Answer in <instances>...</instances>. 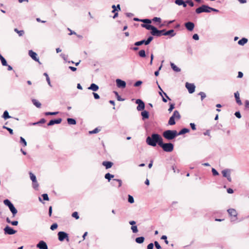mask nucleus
<instances>
[{"instance_id":"obj_1","label":"nucleus","mask_w":249,"mask_h":249,"mask_svg":"<svg viewBox=\"0 0 249 249\" xmlns=\"http://www.w3.org/2000/svg\"><path fill=\"white\" fill-rule=\"evenodd\" d=\"M162 138L158 133H152L151 136H148L146 139V143L150 146L155 147L157 144L160 146L162 142Z\"/></svg>"},{"instance_id":"obj_2","label":"nucleus","mask_w":249,"mask_h":249,"mask_svg":"<svg viewBox=\"0 0 249 249\" xmlns=\"http://www.w3.org/2000/svg\"><path fill=\"white\" fill-rule=\"evenodd\" d=\"M141 26L148 30H151V34L155 36L160 37L164 36L165 29L158 30L156 27L151 24H141Z\"/></svg>"},{"instance_id":"obj_3","label":"nucleus","mask_w":249,"mask_h":249,"mask_svg":"<svg viewBox=\"0 0 249 249\" xmlns=\"http://www.w3.org/2000/svg\"><path fill=\"white\" fill-rule=\"evenodd\" d=\"M162 136L168 140H172L177 137L178 135L177 130H166L163 132Z\"/></svg>"},{"instance_id":"obj_4","label":"nucleus","mask_w":249,"mask_h":249,"mask_svg":"<svg viewBox=\"0 0 249 249\" xmlns=\"http://www.w3.org/2000/svg\"><path fill=\"white\" fill-rule=\"evenodd\" d=\"M160 146L162 148L163 150L166 152H171L174 149V144L171 142L164 143L163 140Z\"/></svg>"},{"instance_id":"obj_5","label":"nucleus","mask_w":249,"mask_h":249,"mask_svg":"<svg viewBox=\"0 0 249 249\" xmlns=\"http://www.w3.org/2000/svg\"><path fill=\"white\" fill-rule=\"evenodd\" d=\"M228 213L231 217V222H234L237 219V213L234 209H229L227 210Z\"/></svg>"},{"instance_id":"obj_6","label":"nucleus","mask_w":249,"mask_h":249,"mask_svg":"<svg viewBox=\"0 0 249 249\" xmlns=\"http://www.w3.org/2000/svg\"><path fill=\"white\" fill-rule=\"evenodd\" d=\"M135 103L138 104L137 109L138 111H142L144 110L145 108V104L143 101L140 99H138L136 100Z\"/></svg>"},{"instance_id":"obj_7","label":"nucleus","mask_w":249,"mask_h":249,"mask_svg":"<svg viewBox=\"0 0 249 249\" xmlns=\"http://www.w3.org/2000/svg\"><path fill=\"white\" fill-rule=\"evenodd\" d=\"M58 239L60 241H63L65 239L69 240L68 234L64 231H59L58 233Z\"/></svg>"},{"instance_id":"obj_8","label":"nucleus","mask_w":249,"mask_h":249,"mask_svg":"<svg viewBox=\"0 0 249 249\" xmlns=\"http://www.w3.org/2000/svg\"><path fill=\"white\" fill-rule=\"evenodd\" d=\"M185 87L188 90L189 93H193L195 91L196 87L194 84L186 82Z\"/></svg>"},{"instance_id":"obj_9","label":"nucleus","mask_w":249,"mask_h":249,"mask_svg":"<svg viewBox=\"0 0 249 249\" xmlns=\"http://www.w3.org/2000/svg\"><path fill=\"white\" fill-rule=\"evenodd\" d=\"M184 26L188 31H192L195 28V24L192 21H187L184 23Z\"/></svg>"},{"instance_id":"obj_10","label":"nucleus","mask_w":249,"mask_h":249,"mask_svg":"<svg viewBox=\"0 0 249 249\" xmlns=\"http://www.w3.org/2000/svg\"><path fill=\"white\" fill-rule=\"evenodd\" d=\"M116 86L119 88L124 89L126 87V82L120 79L116 80Z\"/></svg>"},{"instance_id":"obj_11","label":"nucleus","mask_w":249,"mask_h":249,"mask_svg":"<svg viewBox=\"0 0 249 249\" xmlns=\"http://www.w3.org/2000/svg\"><path fill=\"white\" fill-rule=\"evenodd\" d=\"M5 234L12 235L16 233L17 231L13 229L11 227L7 226L4 229Z\"/></svg>"},{"instance_id":"obj_12","label":"nucleus","mask_w":249,"mask_h":249,"mask_svg":"<svg viewBox=\"0 0 249 249\" xmlns=\"http://www.w3.org/2000/svg\"><path fill=\"white\" fill-rule=\"evenodd\" d=\"M36 247L39 249H48L46 243L43 241H40L36 245Z\"/></svg>"},{"instance_id":"obj_13","label":"nucleus","mask_w":249,"mask_h":249,"mask_svg":"<svg viewBox=\"0 0 249 249\" xmlns=\"http://www.w3.org/2000/svg\"><path fill=\"white\" fill-rule=\"evenodd\" d=\"M29 55L33 60L40 64L39 58L37 57V54L36 53L33 52L32 50H30L29 51Z\"/></svg>"},{"instance_id":"obj_14","label":"nucleus","mask_w":249,"mask_h":249,"mask_svg":"<svg viewBox=\"0 0 249 249\" xmlns=\"http://www.w3.org/2000/svg\"><path fill=\"white\" fill-rule=\"evenodd\" d=\"M62 119L61 118H58L57 119L55 120H51L47 124L48 126H51L53 125L54 124H59L61 123L62 122Z\"/></svg>"},{"instance_id":"obj_15","label":"nucleus","mask_w":249,"mask_h":249,"mask_svg":"<svg viewBox=\"0 0 249 249\" xmlns=\"http://www.w3.org/2000/svg\"><path fill=\"white\" fill-rule=\"evenodd\" d=\"M141 115L142 117V120L144 121L149 118V113L148 111L143 110L141 112Z\"/></svg>"},{"instance_id":"obj_16","label":"nucleus","mask_w":249,"mask_h":249,"mask_svg":"<svg viewBox=\"0 0 249 249\" xmlns=\"http://www.w3.org/2000/svg\"><path fill=\"white\" fill-rule=\"evenodd\" d=\"M234 95L237 104L239 106L242 105V103L240 99L239 93L238 92V91H236V92H235Z\"/></svg>"},{"instance_id":"obj_17","label":"nucleus","mask_w":249,"mask_h":249,"mask_svg":"<svg viewBox=\"0 0 249 249\" xmlns=\"http://www.w3.org/2000/svg\"><path fill=\"white\" fill-rule=\"evenodd\" d=\"M176 34L173 29H171L168 31H166L165 29L164 36H169L170 37H173Z\"/></svg>"},{"instance_id":"obj_18","label":"nucleus","mask_w":249,"mask_h":249,"mask_svg":"<svg viewBox=\"0 0 249 249\" xmlns=\"http://www.w3.org/2000/svg\"><path fill=\"white\" fill-rule=\"evenodd\" d=\"M102 164H103V165L105 166L106 169H108V168H111L112 166L113 163L111 161H104L103 162Z\"/></svg>"},{"instance_id":"obj_19","label":"nucleus","mask_w":249,"mask_h":249,"mask_svg":"<svg viewBox=\"0 0 249 249\" xmlns=\"http://www.w3.org/2000/svg\"><path fill=\"white\" fill-rule=\"evenodd\" d=\"M8 208L12 213L13 216L14 217L18 213L17 210L15 208L13 204H12Z\"/></svg>"},{"instance_id":"obj_20","label":"nucleus","mask_w":249,"mask_h":249,"mask_svg":"<svg viewBox=\"0 0 249 249\" xmlns=\"http://www.w3.org/2000/svg\"><path fill=\"white\" fill-rule=\"evenodd\" d=\"M175 3L176 4L179 6L182 5L184 8L186 7L185 1H183V0H175Z\"/></svg>"},{"instance_id":"obj_21","label":"nucleus","mask_w":249,"mask_h":249,"mask_svg":"<svg viewBox=\"0 0 249 249\" xmlns=\"http://www.w3.org/2000/svg\"><path fill=\"white\" fill-rule=\"evenodd\" d=\"M170 66L173 70L176 72H179L181 69L178 67L174 63L170 62Z\"/></svg>"},{"instance_id":"obj_22","label":"nucleus","mask_w":249,"mask_h":249,"mask_svg":"<svg viewBox=\"0 0 249 249\" xmlns=\"http://www.w3.org/2000/svg\"><path fill=\"white\" fill-rule=\"evenodd\" d=\"M248 40L247 38L245 37H243L238 41V44L239 45L243 46L248 42Z\"/></svg>"},{"instance_id":"obj_23","label":"nucleus","mask_w":249,"mask_h":249,"mask_svg":"<svg viewBox=\"0 0 249 249\" xmlns=\"http://www.w3.org/2000/svg\"><path fill=\"white\" fill-rule=\"evenodd\" d=\"M190 131V129L187 128H183L181 129L178 132V135H183L185 133H188Z\"/></svg>"},{"instance_id":"obj_24","label":"nucleus","mask_w":249,"mask_h":249,"mask_svg":"<svg viewBox=\"0 0 249 249\" xmlns=\"http://www.w3.org/2000/svg\"><path fill=\"white\" fill-rule=\"evenodd\" d=\"M195 12L197 14H200L202 13H205L203 5H202L200 6H199V7L197 8L196 9Z\"/></svg>"},{"instance_id":"obj_25","label":"nucleus","mask_w":249,"mask_h":249,"mask_svg":"<svg viewBox=\"0 0 249 249\" xmlns=\"http://www.w3.org/2000/svg\"><path fill=\"white\" fill-rule=\"evenodd\" d=\"M145 238L143 236H140L136 238L135 242L138 244H142L144 242Z\"/></svg>"},{"instance_id":"obj_26","label":"nucleus","mask_w":249,"mask_h":249,"mask_svg":"<svg viewBox=\"0 0 249 249\" xmlns=\"http://www.w3.org/2000/svg\"><path fill=\"white\" fill-rule=\"evenodd\" d=\"M222 175L224 177L227 178L228 176V174H231V170L229 169H226L222 171Z\"/></svg>"},{"instance_id":"obj_27","label":"nucleus","mask_w":249,"mask_h":249,"mask_svg":"<svg viewBox=\"0 0 249 249\" xmlns=\"http://www.w3.org/2000/svg\"><path fill=\"white\" fill-rule=\"evenodd\" d=\"M142 44H144L145 45H147L146 43V41H145V39H143L139 41H137L134 43V45L136 46H139Z\"/></svg>"},{"instance_id":"obj_28","label":"nucleus","mask_w":249,"mask_h":249,"mask_svg":"<svg viewBox=\"0 0 249 249\" xmlns=\"http://www.w3.org/2000/svg\"><path fill=\"white\" fill-rule=\"evenodd\" d=\"M172 116H174V118L178 120L180 119L181 118L180 115L178 110H175Z\"/></svg>"},{"instance_id":"obj_29","label":"nucleus","mask_w":249,"mask_h":249,"mask_svg":"<svg viewBox=\"0 0 249 249\" xmlns=\"http://www.w3.org/2000/svg\"><path fill=\"white\" fill-rule=\"evenodd\" d=\"M176 124L175 118L174 116H171L169 120L168 124L170 125H174Z\"/></svg>"},{"instance_id":"obj_30","label":"nucleus","mask_w":249,"mask_h":249,"mask_svg":"<svg viewBox=\"0 0 249 249\" xmlns=\"http://www.w3.org/2000/svg\"><path fill=\"white\" fill-rule=\"evenodd\" d=\"M114 176L112 175L109 173L106 174L105 176V178L107 179L108 181H109L111 178H113Z\"/></svg>"},{"instance_id":"obj_31","label":"nucleus","mask_w":249,"mask_h":249,"mask_svg":"<svg viewBox=\"0 0 249 249\" xmlns=\"http://www.w3.org/2000/svg\"><path fill=\"white\" fill-rule=\"evenodd\" d=\"M138 54H139V56L141 57H142V58L145 57L146 56V53H145V50H140L138 53Z\"/></svg>"},{"instance_id":"obj_32","label":"nucleus","mask_w":249,"mask_h":249,"mask_svg":"<svg viewBox=\"0 0 249 249\" xmlns=\"http://www.w3.org/2000/svg\"><path fill=\"white\" fill-rule=\"evenodd\" d=\"M2 117L5 119V120H6L7 119H9V118H11V116H10L9 115V113L8 112V111L7 110H5L3 112V115H2Z\"/></svg>"},{"instance_id":"obj_33","label":"nucleus","mask_w":249,"mask_h":249,"mask_svg":"<svg viewBox=\"0 0 249 249\" xmlns=\"http://www.w3.org/2000/svg\"><path fill=\"white\" fill-rule=\"evenodd\" d=\"M32 103L37 107L39 108L41 107V104L36 99H33Z\"/></svg>"},{"instance_id":"obj_34","label":"nucleus","mask_w":249,"mask_h":249,"mask_svg":"<svg viewBox=\"0 0 249 249\" xmlns=\"http://www.w3.org/2000/svg\"><path fill=\"white\" fill-rule=\"evenodd\" d=\"M0 60H1V64L3 66H7V63L5 59L0 54Z\"/></svg>"},{"instance_id":"obj_35","label":"nucleus","mask_w":249,"mask_h":249,"mask_svg":"<svg viewBox=\"0 0 249 249\" xmlns=\"http://www.w3.org/2000/svg\"><path fill=\"white\" fill-rule=\"evenodd\" d=\"M67 122L69 124H75L76 123L75 120L73 118H68Z\"/></svg>"},{"instance_id":"obj_36","label":"nucleus","mask_w":249,"mask_h":249,"mask_svg":"<svg viewBox=\"0 0 249 249\" xmlns=\"http://www.w3.org/2000/svg\"><path fill=\"white\" fill-rule=\"evenodd\" d=\"M141 22H143V24H150L151 23V20L148 18L141 19Z\"/></svg>"},{"instance_id":"obj_37","label":"nucleus","mask_w":249,"mask_h":249,"mask_svg":"<svg viewBox=\"0 0 249 249\" xmlns=\"http://www.w3.org/2000/svg\"><path fill=\"white\" fill-rule=\"evenodd\" d=\"M113 93L116 95V98H117V100L118 101H123L124 100V99L121 98V97L119 95L118 92H117L116 91H113Z\"/></svg>"},{"instance_id":"obj_38","label":"nucleus","mask_w":249,"mask_h":249,"mask_svg":"<svg viewBox=\"0 0 249 249\" xmlns=\"http://www.w3.org/2000/svg\"><path fill=\"white\" fill-rule=\"evenodd\" d=\"M204 9V12L205 13H210V9L211 7L207 5L203 4Z\"/></svg>"},{"instance_id":"obj_39","label":"nucleus","mask_w":249,"mask_h":249,"mask_svg":"<svg viewBox=\"0 0 249 249\" xmlns=\"http://www.w3.org/2000/svg\"><path fill=\"white\" fill-rule=\"evenodd\" d=\"M185 4L186 5L188 4L190 7H194L195 6V3L192 0H186Z\"/></svg>"},{"instance_id":"obj_40","label":"nucleus","mask_w":249,"mask_h":249,"mask_svg":"<svg viewBox=\"0 0 249 249\" xmlns=\"http://www.w3.org/2000/svg\"><path fill=\"white\" fill-rule=\"evenodd\" d=\"M14 31L18 34L19 36H22L24 34V31L23 30L19 31L18 29L15 28Z\"/></svg>"},{"instance_id":"obj_41","label":"nucleus","mask_w":249,"mask_h":249,"mask_svg":"<svg viewBox=\"0 0 249 249\" xmlns=\"http://www.w3.org/2000/svg\"><path fill=\"white\" fill-rule=\"evenodd\" d=\"M29 175L30 179L32 180V182H35V181L36 180V176L32 172H30Z\"/></svg>"},{"instance_id":"obj_42","label":"nucleus","mask_w":249,"mask_h":249,"mask_svg":"<svg viewBox=\"0 0 249 249\" xmlns=\"http://www.w3.org/2000/svg\"><path fill=\"white\" fill-rule=\"evenodd\" d=\"M128 202L131 204L133 203L134 202V199L133 197L130 195H128Z\"/></svg>"},{"instance_id":"obj_43","label":"nucleus","mask_w":249,"mask_h":249,"mask_svg":"<svg viewBox=\"0 0 249 249\" xmlns=\"http://www.w3.org/2000/svg\"><path fill=\"white\" fill-rule=\"evenodd\" d=\"M153 39V37L152 36H149L147 39H145V41H146V45H148L150 43V42L152 41Z\"/></svg>"},{"instance_id":"obj_44","label":"nucleus","mask_w":249,"mask_h":249,"mask_svg":"<svg viewBox=\"0 0 249 249\" xmlns=\"http://www.w3.org/2000/svg\"><path fill=\"white\" fill-rule=\"evenodd\" d=\"M20 143H22L23 146H26L27 145V142L22 137H20Z\"/></svg>"},{"instance_id":"obj_45","label":"nucleus","mask_w":249,"mask_h":249,"mask_svg":"<svg viewBox=\"0 0 249 249\" xmlns=\"http://www.w3.org/2000/svg\"><path fill=\"white\" fill-rule=\"evenodd\" d=\"M3 203L4 204V205H5L6 206H8V207L9 206H10L11 205V204H12L11 201L9 200V199H5L4 201H3Z\"/></svg>"},{"instance_id":"obj_46","label":"nucleus","mask_w":249,"mask_h":249,"mask_svg":"<svg viewBox=\"0 0 249 249\" xmlns=\"http://www.w3.org/2000/svg\"><path fill=\"white\" fill-rule=\"evenodd\" d=\"M163 91L162 92L161 90H160L159 92V94L162 97V100L163 102L164 103H166L167 102V100L164 98L163 96Z\"/></svg>"},{"instance_id":"obj_47","label":"nucleus","mask_w":249,"mask_h":249,"mask_svg":"<svg viewBox=\"0 0 249 249\" xmlns=\"http://www.w3.org/2000/svg\"><path fill=\"white\" fill-rule=\"evenodd\" d=\"M131 230H132V232L134 233H136L138 231L137 226H131Z\"/></svg>"},{"instance_id":"obj_48","label":"nucleus","mask_w":249,"mask_h":249,"mask_svg":"<svg viewBox=\"0 0 249 249\" xmlns=\"http://www.w3.org/2000/svg\"><path fill=\"white\" fill-rule=\"evenodd\" d=\"M169 108L168 109V111L171 112L175 108V104L174 103H170L169 104Z\"/></svg>"},{"instance_id":"obj_49","label":"nucleus","mask_w":249,"mask_h":249,"mask_svg":"<svg viewBox=\"0 0 249 249\" xmlns=\"http://www.w3.org/2000/svg\"><path fill=\"white\" fill-rule=\"evenodd\" d=\"M2 128H3V129H5L9 131V132L10 133V134H11V135H13V129H12L11 128H9V127H6V126H5V125H3V126H2Z\"/></svg>"},{"instance_id":"obj_50","label":"nucleus","mask_w":249,"mask_h":249,"mask_svg":"<svg viewBox=\"0 0 249 249\" xmlns=\"http://www.w3.org/2000/svg\"><path fill=\"white\" fill-rule=\"evenodd\" d=\"M38 186L39 185L37 182V180H36L35 182H33V187L35 189L37 190Z\"/></svg>"},{"instance_id":"obj_51","label":"nucleus","mask_w":249,"mask_h":249,"mask_svg":"<svg viewBox=\"0 0 249 249\" xmlns=\"http://www.w3.org/2000/svg\"><path fill=\"white\" fill-rule=\"evenodd\" d=\"M198 94L201 96V100L202 101L206 96V94L202 91L200 92Z\"/></svg>"},{"instance_id":"obj_52","label":"nucleus","mask_w":249,"mask_h":249,"mask_svg":"<svg viewBox=\"0 0 249 249\" xmlns=\"http://www.w3.org/2000/svg\"><path fill=\"white\" fill-rule=\"evenodd\" d=\"M162 240H164V242L166 244L168 245V241L167 240V237L166 235H162L161 238H160Z\"/></svg>"},{"instance_id":"obj_53","label":"nucleus","mask_w":249,"mask_h":249,"mask_svg":"<svg viewBox=\"0 0 249 249\" xmlns=\"http://www.w3.org/2000/svg\"><path fill=\"white\" fill-rule=\"evenodd\" d=\"M58 112H46L45 114L47 116L48 115H54L58 114Z\"/></svg>"},{"instance_id":"obj_54","label":"nucleus","mask_w":249,"mask_h":249,"mask_svg":"<svg viewBox=\"0 0 249 249\" xmlns=\"http://www.w3.org/2000/svg\"><path fill=\"white\" fill-rule=\"evenodd\" d=\"M142 81L141 80H138L137 81H136L134 84V86L135 87H139L140 86H141L142 84Z\"/></svg>"},{"instance_id":"obj_55","label":"nucleus","mask_w":249,"mask_h":249,"mask_svg":"<svg viewBox=\"0 0 249 249\" xmlns=\"http://www.w3.org/2000/svg\"><path fill=\"white\" fill-rule=\"evenodd\" d=\"M58 227V225L57 223H54L53 225H51L50 229L52 231H54Z\"/></svg>"},{"instance_id":"obj_56","label":"nucleus","mask_w":249,"mask_h":249,"mask_svg":"<svg viewBox=\"0 0 249 249\" xmlns=\"http://www.w3.org/2000/svg\"><path fill=\"white\" fill-rule=\"evenodd\" d=\"M212 172L213 173V175L214 176L219 175L218 172L217 171L216 169L213 168L212 169Z\"/></svg>"},{"instance_id":"obj_57","label":"nucleus","mask_w":249,"mask_h":249,"mask_svg":"<svg viewBox=\"0 0 249 249\" xmlns=\"http://www.w3.org/2000/svg\"><path fill=\"white\" fill-rule=\"evenodd\" d=\"M72 216L73 217H74L76 219H78L79 218L78 213L77 212H74V213H73L72 214Z\"/></svg>"},{"instance_id":"obj_58","label":"nucleus","mask_w":249,"mask_h":249,"mask_svg":"<svg viewBox=\"0 0 249 249\" xmlns=\"http://www.w3.org/2000/svg\"><path fill=\"white\" fill-rule=\"evenodd\" d=\"M45 122H46L45 119L44 118H42V119H40V120L39 122L34 123V124L36 125V124H43V123H45Z\"/></svg>"},{"instance_id":"obj_59","label":"nucleus","mask_w":249,"mask_h":249,"mask_svg":"<svg viewBox=\"0 0 249 249\" xmlns=\"http://www.w3.org/2000/svg\"><path fill=\"white\" fill-rule=\"evenodd\" d=\"M154 245L157 249H161V246H160V245L159 244V243H158V241H155Z\"/></svg>"},{"instance_id":"obj_60","label":"nucleus","mask_w":249,"mask_h":249,"mask_svg":"<svg viewBox=\"0 0 249 249\" xmlns=\"http://www.w3.org/2000/svg\"><path fill=\"white\" fill-rule=\"evenodd\" d=\"M235 116L238 119H240L241 118V115L240 112V111H236L234 113Z\"/></svg>"},{"instance_id":"obj_61","label":"nucleus","mask_w":249,"mask_h":249,"mask_svg":"<svg viewBox=\"0 0 249 249\" xmlns=\"http://www.w3.org/2000/svg\"><path fill=\"white\" fill-rule=\"evenodd\" d=\"M152 20L154 22H161V18H158V17H154L153 19H152Z\"/></svg>"},{"instance_id":"obj_62","label":"nucleus","mask_w":249,"mask_h":249,"mask_svg":"<svg viewBox=\"0 0 249 249\" xmlns=\"http://www.w3.org/2000/svg\"><path fill=\"white\" fill-rule=\"evenodd\" d=\"M42 197H43V198L44 200H49V197H48V196L47 194H44L42 195Z\"/></svg>"},{"instance_id":"obj_63","label":"nucleus","mask_w":249,"mask_h":249,"mask_svg":"<svg viewBox=\"0 0 249 249\" xmlns=\"http://www.w3.org/2000/svg\"><path fill=\"white\" fill-rule=\"evenodd\" d=\"M193 39H194L195 40H199V36L197 34H195L193 35Z\"/></svg>"},{"instance_id":"obj_64","label":"nucleus","mask_w":249,"mask_h":249,"mask_svg":"<svg viewBox=\"0 0 249 249\" xmlns=\"http://www.w3.org/2000/svg\"><path fill=\"white\" fill-rule=\"evenodd\" d=\"M154 244L152 243L149 244L147 247V249H153Z\"/></svg>"}]
</instances>
